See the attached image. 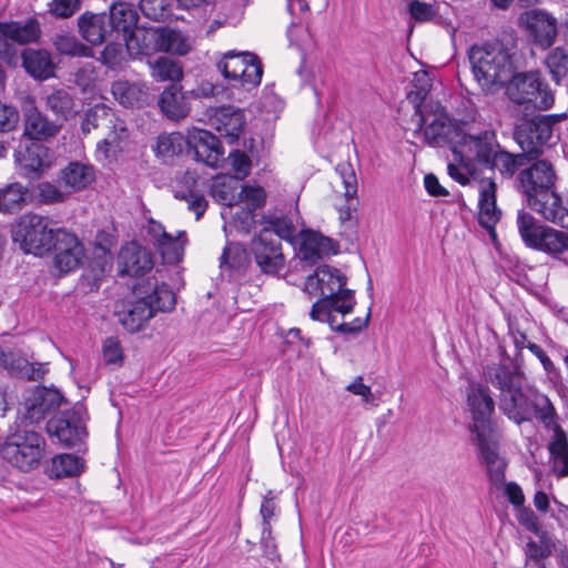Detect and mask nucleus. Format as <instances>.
<instances>
[{"instance_id": "nucleus-1", "label": "nucleus", "mask_w": 568, "mask_h": 568, "mask_svg": "<svg viewBox=\"0 0 568 568\" xmlns=\"http://www.w3.org/2000/svg\"><path fill=\"white\" fill-rule=\"evenodd\" d=\"M347 278L339 270L322 265L305 281V292L310 296H320L311 310L315 321L328 323L331 328L342 334H356L367 326L369 313L364 320L357 317L353 322H338L334 313L346 315L352 313L356 304L354 292L345 288Z\"/></svg>"}, {"instance_id": "nucleus-2", "label": "nucleus", "mask_w": 568, "mask_h": 568, "mask_svg": "<svg viewBox=\"0 0 568 568\" xmlns=\"http://www.w3.org/2000/svg\"><path fill=\"white\" fill-rule=\"evenodd\" d=\"M532 160L516 174V190L527 206L542 219L568 229V205L556 190L559 178L554 163L547 159Z\"/></svg>"}, {"instance_id": "nucleus-3", "label": "nucleus", "mask_w": 568, "mask_h": 568, "mask_svg": "<svg viewBox=\"0 0 568 568\" xmlns=\"http://www.w3.org/2000/svg\"><path fill=\"white\" fill-rule=\"evenodd\" d=\"M486 381L499 389V409L517 425L537 417L536 403L546 397L530 394L523 388L524 375L518 367L510 364H491L484 369Z\"/></svg>"}, {"instance_id": "nucleus-4", "label": "nucleus", "mask_w": 568, "mask_h": 568, "mask_svg": "<svg viewBox=\"0 0 568 568\" xmlns=\"http://www.w3.org/2000/svg\"><path fill=\"white\" fill-rule=\"evenodd\" d=\"M469 62L475 79L484 90L504 87L515 72L511 53L498 41L471 47Z\"/></svg>"}, {"instance_id": "nucleus-5", "label": "nucleus", "mask_w": 568, "mask_h": 568, "mask_svg": "<svg viewBox=\"0 0 568 568\" xmlns=\"http://www.w3.org/2000/svg\"><path fill=\"white\" fill-rule=\"evenodd\" d=\"M45 438L40 433L28 424H20L0 444V456L12 467L28 473L39 467L45 456Z\"/></svg>"}, {"instance_id": "nucleus-6", "label": "nucleus", "mask_w": 568, "mask_h": 568, "mask_svg": "<svg viewBox=\"0 0 568 568\" xmlns=\"http://www.w3.org/2000/svg\"><path fill=\"white\" fill-rule=\"evenodd\" d=\"M516 225L524 244L568 265V233L542 224L531 213L520 210Z\"/></svg>"}, {"instance_id": "nucleus-7", "label": "nucleus", "mask_w": 568, "mask_h": 568, "mask_svg": "<svg viewBox=\"0 0 568 568\" xmlns=\"http://www.w3.org/2000/svg\"><path fill=\"white\" fill-rule=\"evenodd\" d=\"M11 237L24 253L42 256L52 250L55 231L45 217L27 213L12 225Z\"/></svg>"}, {"instance_id": "nucleus-8", "label": "nucleus", "mask_w": 568, "mask_h": 568, "mask_svg": "<svg viewBox=\"0 0 568 568\" xmlns=\"http://www.w3.org/2000/svg\"><path fill=\"white\" fill-rule=\"evenodd\" d=\"M416 113H419L418 130L425 125L424 140L428 145L434 148L448 145L452 151L459 148L465 139V132L440 105H430L426 111H422L418 106Z\"/></svg>"}, {"instance_id": "nucleus-9", "label": "nucleus", "mask_w": 568, "mask_h": 568, "mask_svg": "<svg viewBox=\"0 0 568 568\" xmlns=\"http://www.w3.org/2000/svg\"><path fill=\"white\" fill-rule=\"evenodd\" d=\"M216 67L225 79L247 91L260 85L262 81V62L255 53L248 51H227Z\"/></svg>"}, {"instance_id": "nucleus-10", "label": "nucleus", "mask_w": 568, "mask_h": 568, "mask_svg": "<svg viewBox=\"0 0 568 568\" xmlns=\"http://www.w3.org/2000/svg\"><path fill=\"white\" fill-rule=\"evenodd\" d=\"M508 83V97L517 104H532L540 110H548L554 104V95L541 81L539 72L513 73Z\"/></svg>"}, {"instance_id": "nucleus-11", "label": "nucleus", "mask_w": 568, "mask_h": 568, "mask_svg": "<svg viewBox=\"0 0 568 568\" xmlns=\"http://www.w3.org/2000/svg\"><path fill=\"white\" fill-rule=\"evenodd\" d=\"M565 116V114L538 115L520 124L515 131V139L520 149L530 159L538 158L541 154V148L551 144L554 128Z\"/></svg>"}, {"instance_id": "nucleus-12", "label": "nucleus", "mask_w": 568, "mask_h": 568, "mask_svg": "<svg viewBox=\"0 0 568 568\" xmlns=\"http://www.w3.org/2000/svg\"><path fill=\"white\" fill-rule=\"evenodd\" d=\"M519 26L527 32L530 42L541 50L549 49L558 34L557 19L545 10L534 9L521 13Z\"/></svg>"}, {"instance_id": "nucleus-13", "label": "nucleus", "mask_w": 568, "mask_h": 568, "mask_svg": "<svg viewBox=\"0 0 568 568\" xmlns=\"http://www.w3.org/2000/svg\"><path fill=\"white\" fill-rule=\"evenodd\" d=\"M467 406L471 415L469 425L471 435L495 430L491 422L495 402L488 387L480 384H470L467 389Z\"/></svg>"}, {"instance_id": "nucleus-14", "label": "nucleus", "mask_w": 568, "mask_h": 568, "mask_svg": "<svg viewBox=\"0 0 568 568\" xmlns=\"http://www.w3.org/2000/svg\"><path fill=\"white\" fill-rule=\"evenodd\" d=\"M251 248L257 266L264 274L275 275L284 267L281 241L268 227H263L252 240Z\"/></svg>"}, {"instance_id": "nucleus-15", "label": "nucleus", "mask_w": 568, "mask_h": 568, "mask_svg": "<svg viewBox=\"0 0 568 568\" xmlns=\"http://www.w3.org/2000/svg\"><path fill=\"white\" fill-rule=\"evenodd\" d=\"M52 248L54 250V265L61 273L75 271L84 258V246L80 240L65 230H55V239Z\"/></svg>"}, {"instance_id": "nucleus-16", "label": "nucleus", "mask_w": 568, "mask_h": 568, "mask_svg": "<svg viewBox=\"0 0 568 568\" xmlns=\"http://www.w3.org/2000/svg\"><path fill=\"white\" fill-rule=\"evenodd\" d=\"M47 433L68 447L78 445L87 436L85 425L75 409L52 417L47 423Z\"/></svg>"}, {"instance_id": "nucleus-17", "label": "nucleus", "mask_w": 568, "mask_h": 568, "mask_svg": "<svg viewBox=\"0 0 568 568\" xmlns=\"http://www.w3.org/2000/svg\"><path fill=\"white\" fill-rule=\"evenodd\" d=\"M63 402V396L57 389L37 387L24 399L22 425L29 422L37 424L48 414L58 409Z\"/></svg>"}, {"instance_id": "nucleus-18", "label": "nucleus", "mask_w": 568, "mask_h": 568, "mask_svg": "<svg viewBox=\"0 0 568 568\" xmlns=\"http://www.w3.org/2000/svg\"><path fill=\"white\" fill-rule=\"evenodd\" d=\"M0 33L3 37V40H0V55L10 62L14 57V50L11 49L9 41L18 44L34 42L39 39L41 30L36 19H28L26 22L0 23Z\"/></svg>"}, {"instance_id": "nucleus-19", "label": "nucleus", "mask_w": 568, "mask_h": 568, "mask_svg": "<svg viewBox=\"0 0 568 568\" xmlns=\"http://www.w3.org/2000/svg\"><path fill=\"white\" fill-rule=\"evenodd\" d=\"M185 142L193 150L196 161L210 168L219 166L224 152L220 140L211 132L192 128L187 130Z\"/></svg>"}, {"instance_id": "nucleus-20", "label": "nucleus", "mask_w": 568, "mask_h": 568, "mask_svg": "<svg viewBox=\"0 0 568 568\" xmlns=\"http://www.w3.org/2000/svg\"><path fill=\"white\" fill-rule=\"evenodd\" d=\"M499 148L496 133L491 130H485L476 135L465 133V139L459 145V149L473 160L474 165L479 164L485 169L491 163Z\"/></svg>"}, {"instance_id": "nucleus-21", "label": "nucleus", "mask_w": 568, "mask_h": 568, "mask_svg": "<svg viewBox=\"0 0 568 568\" xmlns=\"http://www.w3.org/2000/svg\"><path fill=\"white\" fill-rule=\"evenodd\" d=\"M119 323L131 333L140 331L153 315L152 307L146 298L126 300L115 307Z\"/></svg>"}, {"instance_id": "nucleus-22", "label": "nucleus", "mask_w": 568, "mask_h": 568, "mask_svg": "<svg viewBox=\"0 0 568 568\" xmlns=\"http://www.w3.org/2000/svg\"><path fill=\"white\" fill-rule=\"evenodd\" d=\"M118 260L122 275L140 276L153 267L151 253L136 242L125 244L121 248Z\"/></svg>"}, {"instance_id": "nucleus-23", "label": "nucleus", "mask_w": 568, "mask_h": 568, "mask_svg": "<svg viewBox=\"0 0 568 568\" xmlns=\"http://www.w3.org/2000/svg\"><path fill=\"white\" fill-rule=\"evenodd\" d=\"M211 125L230 143L236 141L244 130V113L232 105L217 108L211 116Z\"/></svg>"}, {"instance_id": "nucleus-24", "label": "nucleus", "mask_w": 568, "mask_h": 568, "mask_svg": "<svg viewBox=\"0 0 568 568\" xmlns=\"http://www.w3.org/2000/svg\"><path fill=\"white\" fill-rule=\"evenodd\" d=\"M537 419L547 428L554 430V437L549 443V452L551 456L564 454L568 452V442L565 432L557 424L556 409L548 397L539 398L536 403Z\"/></svg>"}, {"instance_id": "nucleus-25", "label": "nucleus", "mask_w": 568, "mask_h": 568, "mask_svg": "<svg viewBox=\"0 0 568 568\" xmlns=\"http://www.w3.org/2000/svg\"><path fill=\"white\" fill-rule=\"evenodd\" d=\"M16 160L22 174L29 178L38 176L51 165L49 148L38 142H32L24 149L17 151Z\"/></svg>"}, {"instance_id": "nucleus-26", "label": "nucleus", "mask_w": 568, "mask_h": 568, "mask_svg": "<svg viewBox=\"0 0 568 568\" xmlns=\"http://www.w3.org/2000/svg\"><path fill=\"white\" fill-rule=\"evenodd\" d=\"M108 19L113 33L122 36L125 42L133 38L139 21V13L133 4L126 2L114 3L110 8Z\"/></svg>"}, {"instance_id": "nucleus-27", "label": "nucleus", "mask_w": 568, "mask_h": 568, "mask_svg": "<svg viewBox=\"0 0 568 568\" xmlns=\"http://www.w3.org/2000/svg\"><path fill=\"white\" fill-rule=\"evenodd\" d=\"M78 26L82 38L92 45L102 44L113 33L105 13L84 12Z\"/></svg>"}, {"instance_id": "nucleus-28", "label": "nucleus", "mask_w": 568, "mask_h": 568, "mask_svg": "<svg viewBox=\"0 0 568 568\" xmlns=\"http://www.w3.org/2000/svg\"><path fill=\"white\" fill-rule=\"evenodd\" d=\"M22 65L32 78L43 81L54 77L51 54L43 49L27 48L21 52Z\"/></svg>"}, {"instance_id": "nucleus-29", "label": "nucleus", "mask_w": 568, "mask_h": 568, "mask_svg": "<svg viewBox=\"0 0 568 568\" xmlns=\"http://www.w3.org/2000/svg\"><path fill=\"white\" fill-rule=\"evenodd\" d=\"M497 185L493 179L484 180L479 191V224L486 230H494L500 219V211L496 204Z\"/></svg>"}, {"instance_id": "nucleus-30", "label": "nucleus", "mask_w": 568, "mask_h": 568, "mask_svg": "<svg viewBox=\"0 0 568 568\" xmlns=\"http://www.w3.org/2000/svg\"><path fill=\"white\" fill-rule=\"evenodd\" d=\"M114 99L125 108H140L149 100V89L141 82L118 80L112 83Z\"/></svg>"}, {"instance_id": "nucleus-31", "label": "nucleus", "mask_w": 568, "mask_h": 568, "mask_svg": "<svg viewBox=\"0 0 568 568\" xmlns=\"http://www.w3.org/2000/svg\"><path fill=\"white\" fill-rule=\"evenodd\" d=\"M61 129L60 124L48 119L37 108L24 114V135L32 141H42L55 136Z\"/></svg>"}, {"instance_id": "nucleus-32", "label": "nucleus", "mask_w": 568, "mask_h": 568, "mask_svg": "<svg viewBox=\"0 0 568 568\" xmlns=\"http://www.w3.org/2000/svg\"><path fill=\"white\" fill-rule=\"evenodd\" d=\"M149 34L159 51L184 55L191 50L190 39L179 30L161 28Z\"/></svg>"}, {"instance_id": "nucleus-33", "label": "nucleus", "mask_w": 568, "mask_h": 568, "mask_svg": "<svg viewBox=\"0 0 568 568\" xmlns=\"http://www.w3.org/2000/svg\"><path fill=\"white\" fill-rule=\"evenodd\" d=\"M60 180L64 186L81 191L87 189L95 180L94 168L84 162H70L60 174Z\"/></svg>"}, {"instance_id": "nucleus-34", "label": "nucleus", "mask_w": 568, "mask_h": 568, "mask_svg": "<svg viewBox=\"0 0 568 568\" xmlns=\"http://www.w3.org/2000/svg\"><path fill=\"white\" fill-rule=\"evenodd\" d=\"M332 253H335L334 242L318 233L307 234L300 246L302 260L310 264H315Z\"/></svg>"}, {"instance_id": "nucleus-35", "label": "nucleus", "mask_w": 568, "mask_h": 568, "mask_svg": "<svg viewBox=\"0 0 568 568\" xmlns=\"http://www.w3.org/2000/svg\"><path fill=\"white\" fill-rule=\"evenodd\" d=\"M528 159L530 156L524 151L523 153L514 154L500 146L487 169L498 171L503 179H511L525 165Z\"/></svg>"}, {"instance_id": "nucleus-36", "label": "nucleus", "mask_w": 568, "mask_h": 568, "mask_svg": "<svg viewBox=\"0 0 568 568\" xmlns=\"http://www.w3.org/2000/svg\"><path fill=\"white\" fill-rule=\"evenodd\" d=\"M161 111L172 120H180L187 115L190 108L175 84L166 88L159 98Z\"/></svg>"}, {"instance_id": "nucleus-37", "label": "nucleus", "mask_w": 568, "mask_h": 568, "mask_svg": "<svg viewBox=\"0 0 568 568\" xmlns=\"http://www.w3.org/2000/svg\"><path fill=\"white\" fill-rule=\"evenodd\" d=\"M118 118L111 108L99 103L85 112L82 121L83 133H90L91 130L99 128H116Z\"/></svg>"}, {"instance_id": "nucleus-38", "label": "nucleus", "mask_w": 568, "mask_h": 568, "mask_svg": "<svg viewBox=\"0 0 568 568\" xmlns=\"http://www.w3.org/2000/svg\"><path fill=\"white\" fill-rule=\"evenodd\" d=\"M45 106L57 116V120L65 121L75 113L74 99L65 89H55L47 94Z\"/></svg>"}, {"instance_id": "nucleus-39", "label": "nucleus", "mask_w": 568, "mask_h": 568, "mask_svg": "<svg viewBox=\"0 0 568 568\" xmlns=\"http://www.w3.org/2000/svg\"><path fill=\"white\" fill-rule=\"evenodd\" d=\"M29 199V191L20 183H11L0 190V211L14 213L20 211Z\"/></svg>"}, {"instance_id": "nucleus-40", "label": "nucleus", "mask_w": 568, "mask_h": 568, "mask_svg": "<svg viewBox=\"0 0 568 568\" xmlns=\"http://www.w3.org/2000/svg\"><path fill=\"white\" fill-rule=\"evenodd\" d=\"M84 467L83 460L71 454H61L54 456L48 468L51 478L73 477L79 475Z\"/></svg>"}, {"instance_id": "nucleus-41", "label": "nucleus", "mask_w": 568, "mask_h": 568, "mask_svg": "<svg viewBox=\"0 0 568 568\" xmlns=\"http://www.w3.org/2000/svg\"><path fill=\"white\" fill-rule=\"evenodd\" d=\"M471 443L476 446L478 457L484 466L503 458L499 455V445L496 432L471 435Z\"/></svg>"}, {"instance_id": "nucleus-42", "label": "nucleus", "mask_w": 568, "mask_h": 568, "mask_svg": "<svg viewBox=\"0 0 568 568\" xmlns=\"http://www.w3.org/2000/svg\"><path fill=\"white\" fill-rule=\"evenodd\" d=\"M336 172L339 174L345 190L344 195L348 201L346 209L341 210V220L345 222L351 219V212L354 209L353 202L357 194V179L353 168L348 163L338 164Z\"/></svg>"}, {"instance_id": "nucleus-43", "label": "nucleus", "mask_w": 568, "mask_h": 568, "mask_svg": "<svg viewBox=\"0 0 568 568\" xmlns=\"http://www.w3.org/2000/svg\"><path fill=\"white\" fill-rule=\"evenodd\" d=\"M148 285L151 287V281L148 282ZM148 303L152 307L153 315L156 312H170L175 306V294L166 284L158 285L156 282L153 284V291L151 294L146 295Z\"/></svg>"}, {"instance_id": "nucleus-44", "label": "nucleus", "mask_w": 568, "mask_h": 568, "mask_svg": "<svg viewBox=\"0 0 568 568\" xmlns=\"http://www.w3.org/2000/svg\"><path fill=\"white\" fill-rule=\"evenodd\" d=\"M454 163H449L447 172L452 179L462 185L469 183V175H473L476 171L473 160H470L463 150L454 149Z\"/></svg>"}, {"instance_id": "nucleus-45", "label": "nucleus", "mask_w": 568, "mask_h": 568, "mask_svg": "<svg viewBox=\"0 0 568 568\" xmlns=\"http://www.w3.org/2000/svg\"><path fill=\"white\" fill-rule=\"evenodd\" d=\"M52 43L55 50L63 55L90 57L92 54V50L73 34L59 33L53 38Z\"/></svg>"}, {"instance_id": "nucleus-46", "label": "nucleus", "mask_w": 568, "mask_h": 568, "mask_svg": "<svg viewBox=\"0 0 568 568\" xmlns=\"http://www.w3.org/2000/svg\"><path fill=\"white\" fill-rule=\"evenodd\" d=\"M545 63L556 83L568 74V52L561 47L552 49L546 57Z\"/></svg>"}, {"instance_id": "nucleus-47", "label": "nucleus", "mask_w": 568, "mask_h": 568, "mask_svg": "<svg viewBox=\"0 0 568 568\" xmlns=\"http://www.w3.org/2000/svg\"><path fill=\"white\" fill-rule=\"evenodd\" d=\"M152 74L159 81H179L183 71L178 62L161 57L154 62Z\"/></svg>"}, {"instance_id": "nucleus-48", "label": "nucleus", "mask_w": 568, "mask_h": 568, "mask_svg": "<svg viewBox=\"0 0 568 568\" xmlns=\"http://www.w3.org/2000/svg\"><path fill=\"white\" fill-rule=\"evenodd\" d=\"M172 0H140L142 13L154 21L166 20L171 16Z\"/></svg>"}, {"instance_id": "nucleus-49", "label": "nucleus", "mask_w": 568, "mask_h": 568, "mask_svg": "<svg viewBox=\"0 0 568 568\" xmlns=\"http://www.w3.org/2000/svg\"><path fill=\"white\" fill-rule=\"evenodd\" d=\"M246 262V251L236 243L227 244L220 258V266L227 270L242 267Z\"/></svg>"}, {"instance_id": "nucleus-50", "label": "nucleus", "mask_w": 568, "mask_h": 568, "mask_svg": "<svg viewBox=\"0 0 568 568\" xmlns=\"http://www.w3.org/2000/svg\"><path fill=\"white\" fill-rule=\"evenodd\" d=\"M265 223L267 224L265 227H268L280 241L294 237L295 227L287 216L268 215L265 217Z\"/></svg>"}, {"instance_id": "nucleus-51", "label": "nucleus", "mask_w": 568, "mask_h": 568, "mask_svg": "<svg viewBox=\"0 0 568 568\" xmlns=\"http://www.w3.org/2000/svg\"><path fill=\"white\" fill-rule=\"evenodd\" d=\"M112 131L101 142L98 143V151L105 158L111 155V149L118 146V142L126 138V128L123 121L118 119L116 128H110Z\"/></svg>"}, {"instance_id": "nucleus-52", "label": "nucleus", "mask_w": 568, "mask_h": 568, "mask_svg": "<svg viewBox=\"0 0 568 568\" xmlns=\"http://www.w3.org/2000/svg\"><path fill=\"white\" fill-rule=\"evenodd\" d=\"M184 138L180 133H171L158 138L156 151L163 156H172L182 152Z\"/></svg>"}, {"instance_id": "nucleus-53", "label": "nucleus", "mask_w": 568, "mask_h": 568, "mask_svg": "<svg viewBox=\"0 0 568 568\" xmlns=\"http://www.w3.org/2000/svg\"><path fill=\"white\" fill-rule=\"evenodd\" d=\"M19 118L16 106L0 101V133L14 130L19 123Z\"/></svg>"}, {"instance_id": "nucleus-54", "label": "nucleus", "mask_w": 568, "mask_h": 568, "mask_svg": "<svg viewBox=\"0 0 568 568\" xmlns=\"http://www.w3.org/2000/svg\"><path fill=\"white\" fill-rule=\"evenodd\" d=\"M517 519L527 530L535 534L539 538H544L546 532L542 530L538 517L530 508L520 507Z\"/></svg>"}, {"instance_id": "nucleus-55", "label": "nucleus", "mask_w": 568, "mask_h": 568, "mask_svg": "<svg viewBox=\"0 0 568 568\" xmlns=\"http://www.w3.org/2000/svg\"><path fill=\"white\" fill-rule=\"evenodd\" d=\"M80 7L81 0H52L49 11L57 18H70Z\"/></svg>"}, {"instance_id": "nucleus-56", "label": "nucleus", "mask_w": 568, "mask_h": 568, "mask_svg": "<svg viewBox=\"0 0 568 568\" xmlns=\"http://www.w3.org/2000/svg\"><path fill=\"white\" fill-rule=\"evenodd\" d=\"M410 16L418 22L433 20L437 16V9L434 4L414 0L409 4Z\"/></svg>"}, {"instance_id": "nucleus-57", "label": "nucleus", "mask_w": 568, "mask_h": 568, "mask_svg": "<svg viewBox=\"0 0 568 568\" xmlns=\"http://www.w3.org/2000/svg\"><path fill=\"white\" fill-rule=\"evenodd\" d=\"M229 159L231 160L232 169L235 172V178L239 180L245 179L251 171V160L242 151H233L230 153Z\"/></svg>"}, {"instance_id": "nucleus-58", "label": "nucleus", "mask_w": 568, "mask_h": 568, "mask_svg": "<svg viewBox=\"0 0 568 568\" xmlns=\"http://www.w3.org/2000/svg\"><path fill=\"white\" fill-rule=\"evenodd\" d=\"M233 223L241 232L248 234L255 225L253 209L241 207L233 214Z\"/></svg>"}, {"instance_id": "nucleus-59", "label": "nucleus", "mask_w": 568, "mask_h": 568, "mask_svg": "<svg viewBox=\"0 0 568 568\" xmlns=\"http://www.w3.org/2000/svg\"><path fill=\"white\" fill-rule=\"evenodd\" d=\"M151 232L156 237L160 247L172 246L174 250L180 245L179 239L185 236V232H179L178 237L172 236L160 223H152Z\"/></svg>"}, {"instance_id": "nucleus-60", "label": "nucleus", "mask_w": 568, "mask_h": 568, "mask_svg": "<svg viewBox=\"0 0 568 568\" xmlns=\"http://www.w3.org/2000/svg\"><path fill=\"white\" fill-rule=\"evenodd\" d=\"M181 197L187 203V209L195 213L196 220H200L207 207V201L204 195L190 191Z\"/></svg>"}, {"instance_id": "nucleus-61", "label": "nucleus", "mask_w": 568, "mask_h": 568, "mask_svg": "<svg viewBox=\"0 0 568 568\" xmlns=\"http://www.w3.org/2000/svg\"><path fill=\"white\" fill-rule=\"evenodd\" d=\"M485 467L489 480L496 487H499L505 484V470L507 467V463L505 462L504 458L495 460L494 463H490Z\"/></svg>"}, {"instance_id": "nucleus-62", "label": "nucleus", "mask_w": 568, "mask_h": 568, "mask_svg": "<svg viewBox=\"0 0 568 568\" xmlns=\"http://www.w3.org/2000/svg\"><path fill=\"white\" fill-rule=\"evenodd\" d=\"M103 357L108 364H115L122 359V351L118 339L109 337L103 344Z\"/></svg>"}, {"instance_id": "nucleus-63", "label": "nucleus", "mask_w": 568, "mask_h": 568, "mask_svg": "<svg viewBox=\"0 0 568 568\" xmlns=\"http://www.w3.org/2000/svg\"><path fill=\"white\" fill-rule=\"evenodd\" d=\"M28 369H30V363L28 359L20 354L12 352L7 371L16 376L26 378Z\"/></svg>"}, {"instance_id": "nucleus-64", "label": "nucleus", "mask_w": 568, "mask_h": 568, "mask_svg": "<svg viewBox=\"0 0 568 568\" xmlns=\"http://www.w3.org/2000/svg\"><path fill=\"white\" fill-rule=\"evenodd\" d=\"M241 195L251 203L253 211L265 201V191L261 186L244 185Z\"/></svg>"}]
</instances>
